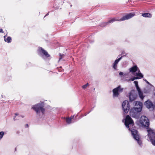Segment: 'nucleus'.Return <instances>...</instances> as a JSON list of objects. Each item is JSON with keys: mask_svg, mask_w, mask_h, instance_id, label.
<instances>
[{"mask_svg": "<svg viewBox=\"0 0 155 155\" xmlns=\"http://www.w3.org/2000/svg\"><path fill=\"white\" fill-rule=\"evenodd\" d=\"M153 87V85L152 86L149 85V86H146L143 88V93L146 94H150L152 91V88Z\"/></svg>", "mask_w": 155, "mask_h": 155, "instance_id": "dca6fc26", "label": "nucleus"}, {"mask_svg": "<svg viewBox=\"0 0 155 155\" xmlns=\"http://www.w3.org/2000/svg\"><path fill=\"white\" fill-rule=\"evenodd\" d=\"M71 119H70L69 118H66V121L68 124H70L71 123Z\"/></svg>", "mask_w": 155, "mask_h": 155, "instance_id": "412c9836", "label": "nucleus"}, {"mask_svg": "<svg viewBox=\"0 0 155 155\" xmlns=\"http://www.w3.org/2000/svg\"><path fill=\"white\" fill-rule=\"evenodd\" d=\"M44 106V104L42 102L34 105L32 108L36 111L37 115L41 116L45 113V110L43 108Z\"/></svg>", "mask_w": 155, "mask_h": 155, "instance_id": "7ed1b4c3", "label": "nucleus"}, {"mask_svg": "<svg viewBox=\"0 0 155 155\" xmlns=\"http://www.w3.org/2000/svg\"><path fill=\"white\" fill-rule=\"evenodd\" d=\"M127 74H125V75L126 76Z\"/></svg>", "mask_w": 155, "mask_h": 155, "instance_id": "7c9ffc66", "label": "nucleus"}, {"mask_svg": "<svg viewBox=\"0 0 155 155\" xmlns=\"http://www.w3.org/2000/svg\"><path fill=\"white\" fill-rule=\"evenodd\" d=\"M134 15L135 14L134 13L128 14L119 19L115 18H114L110 20L107 23H111L115 21H121L126 20H128L134 17Z\"/></svg>", "mask_w": 155, "mask_h": 155, "instance_id": "20e7f679", "label": "nucleus"}, {"mask_svg": "<svg viewBox=\"0 0 155 155\" xmlns=\"http://www.w3.org/2000/svg\"><path fill=\"white\" fill-rule=\"evenodd\" d=\"M74 117V116H71V117H69V118L70 119H71V120Z\"/></svg>", "mask_w": 155, "mask_h": 155, "instance_id": "cd10ccee", "label": "nucleus"}, {"mask_svg": "<svg viewBox=\"0 0 155 155\" xmlns=\"http://www.w3.org/2000/svg\"><path fill=\"white\" fill-rule=\"evenodd\" d=\"M129 71L130 72H131L133 74L138 73V72H140L139 69L136 65L133 66L130 68L129 69Z\"/></svg>", "mask_w": 155, "mask_h": 155, "instance_id": "2eb2a0df", "label": "nucleus"}, {"mask_svg": "<svg viewBox=\"0 0 155 155\" xmlns=\"http://www.w3.org/2000/svg\"><path fill=\"white\" fill-rule=\"evenodd\" d=\"M144 104L146 107L150 110H153L154 109L155 106L153 103L150 100H147L145 102Z\"/></svg>", "mask_w": 155, "mask_h": 155, "instance_id": "9b49d317", "label": "nucleus"}, {"mask_svg": "<svg viewBox=\"0 0 155 155\" xmlns=\"http://www.w3.org/2000/svg\"><path fill=\"white\" fill-rule=\"evenodd\" d=\"M15 116L14 117V120H16L17 119L16 118V117L18 115V113H15Z\"/></svg>", "mask_w": 155, "mask_h": 155, "instance_id": "b1692460", "label": "nucleus"}, {"mask_svg": "<svg viewBox=\"0 0 155 155\" xmlns=\"http://www.w3.org/2000/svg\"><path fill=\"white\" fill-rule=\"evenodd\" d=\"M122 107L123 111L127 114V113L130 108V106L127 101H124L122 104Z\"/></svg>", "mask_w": 155, "mask_h": 155, "instance_id": "0eeeda50", "label": "nucleus"}, {"mask_svg": "<svg viewBox=\"0 0 155 155\" xmlns=\"http://www.w3.org/2000/svg\"><path fill=\"white\" fill-rule=\"evenodd\" d=\"M60 56H61V55H60ZM62 58V57H60V58H59V60H61V59Z\"/></svg>", "mask_w": 155, "mask_h": 155, "instance_id": "c85d7f7f", "label": "nucleus"}, {"mask_svg": "<svg viewBox=\"0 0 155 155\" xmlns=\"http://www.w3.org/2000/svg\"><path fill=\"white\" fill-rule=\"evenodd\" d=\"M122 58V57H121L118 59H117L113 64L112 67L114 70H117V64L120 60Z\"/></svg>", "mask_w": 155, "mask_h": 155, "instance_id": "f3484780", "label": "nucleus"}, {"mask_svg": "<svg viewBox=\"0 0 155 155\" xmlns=\"http://www.w3.org/2000/svg\"><path fill=\"white\" fill-rule=\"evenodd\" d=\"M134 103V105L136 107L131 109L130 115L132 117L137 119L139 117V113L142 110L143 104L140 102L137 101Z\"/></svg>", "mask_w": 155, "mask_h": 155, "instance_id": "f03ea898", "label": "nucleus"}, {"mask_svg": "<svg viewBox=\"0 0 155 155\" xmlns=\"http://www.w3.org/2000/svg\"><path fill=\"white\" fill-rule=\"evenodd\" d=\"M142 16L144 17L151 18L152 15L149 13H145L142 14Z\"/></svg>", "mask_w": 155, "mask_h": 155, "instance_id": "6ab92c4d", "label": "nucleus"}, {"mask_svg": "<svg viewBox=\"0 0 155 155\" xmlns=\"http://www.w3.org/2000/svg\"><path fill=\"white\" fill-rule=\"evenodd\" d=\"M137 97V95L135 91L134 90L131 91L129 97L130 101H133L136 99Z\"/></svg>", "mask_w": 155, "mask_h": 155, "instance_id": "4468645a", "label": "nucleus"}, {"mask_svg": "<svg viewBox=\"0 0 155 155\" xmlns=\"http://www.w3.org/2000/svg\"><path fill=\"white\" fill-rule=\"evenodd\" d=\"M124 124L126 127L128 128L129 130L131 131L132 135L134 138L137 141V143L140 145L142 142L140 139L139 135L137 130L132 129V127L134 125V123L133 120L129 115H127L126 117Z\"/></svg>", "mask_w": 155, "mask_h": 155, "instance_id": "f257e3e1", "label": "nucleus"}, {"mask_svg": "<svg viewBox=\"0 0 155 155\" xmlns=\"http://www.w3.org/2000/svg\"><path fill=\"white\" fill-rule=\"evenodd\" d=\"M143 80L144 81H145L146 82V83L149 85H150L151 86H152V85L147 80H146V79H143Z\"/></svg>", "mask_w": 155, "mask_h": 155, "instance_id": "393cba45", "label": "nucleus"}, {"mask_svg": "<svg viewBox=\"0 0 155 155\" xmlns=\"http://www.w3.org/2000/svg\"><path fill=\"white\" fill-rule=\"evenodd\" d=\"M38 51L40 54L43 57L44 56L46 57H48L50 56V55L48 54L47 52L43 49L41 48H39Z\"/></svg>", "mask_w": 155, "mask_h": 155, "instance_id": "ddd939ff", "label": "nucleus"}, {"mask_svg": "<svg viewBox=\"0 0 155 155\" xmlns=\"http://www.w3.org/2000/svg\"><path fill=\"white\" fill-rule=\"evenodd\" d=\"M123 73L122 72H120L119 73V74L120 75H122L123 74Z\"/></svg>", "mask_w": 155, "mask_h": 155, "instance_id": "a878e982", "label": "nucleus"}, {"mask_svg": "<svg viewBox=\"0 0 155 155\" xmlns=\"http://www.w3.org/2000/svg\"><path fill=\"white\" fill-rule=\"evenodd\" d=\"M134 83L135 84V86L138 91V94L140 98L141 99H143L144 97V96H143V92L140 89L138 86V81H134Z\"/></svg>", "mask_w": 155, "mask_h": 155, "instance_id": "1a4fd4ad", "label": "nucleus"}, {"mask_svg": "<svg viewBox=\"0 0 155 155\" xmlns=\"http://www.w3.org/2000/svg\"><path fill=\"white\" fill-rule=\"evenodd\" d=\"M89 84L88 83H87L83 85L82 86V88L84 89H85L87 88V87L89 85Z\"/></svg>", "mask_w": 155, "mask_h": 155, "instance_id": "5701e85b", "label": "nucleus"}, {"mask_svg": "<svg viewBox=\"0 0 155 155\" xmlns=\"http://www.w3.org/2000/svg\"><path fill=\"white\" fill-rule=\"evenodd\" d=\"M123 88L121 87L120 86H118L117 87L113 90V95L114 97H117L119 95L120 93L122 92Z\"/></svg>", "mask_w": 155, "mask_h": 155, "instance_id": "6e6552de", "label": "nucleus"}, {"mask_svg": "<svg viewBox=\"0 0 155 155\" xmlns=\"http://www.w3.org/2000/svg\"><path fill=\"white\" fill-rule=\"evenodd\" d=\"M150 141L153 145L155 146V138L150 140Z\"/></svg>", "mask_w": 155, "mask_h": 155, "instance_id": "4be33fe9", "label": "nucleus"}, {"mask_svg": "<svg viewBox=\"0 0 155 155\" xmlns=\"http://www.w3.org/2000/svg\"><path fill=\"white\" fill-rule=\"evenodd\" d=\"M38 51L40 54L43 57L44 56L46 57H48L50 56V55L48 54L47 52L43 49L41 48H39Z\"/></svg>", "mask_w": 155, "mask_h": 155, "instance_id": "f8f14e48", "label": "nucleus"}, {"mask_svg": "<svg viewBox=\"0 0 155 155\" xmlns=\"http://www.w3.org/2000/svg\"><path fill=\"white\" fill-rule=\"evenodd\" d=\"M4 134V132L3 131H1L0 132V140L3 137Z\"/></svg>", "mask_w": 155, "mask_h": 155, "instance_id": "aec40b11", "label": "nucleus"}, {"mask_svg": "<svg viewBox=\"0 0 155 155\" xmlns=\"http://www.w3.org/2000/svg\"><path fill=\"white\" fill-rule=\"evenodd\" d=\"M133 74L136 76H134L129 79H125L124 80V81L129 82L130 81H134L135 80L140 79L143 77V75L140 72Z\"/></svg>", "mask_w": 155, "mask_h": 155, "instance_id": "423d86ee", "label": "nucleus"}, {"mask_svg": "<svg viewBox=\"0 0 155 155\" xmlns=\"http://www.w3.org/2000/svg\"><path fill=\"white\" fill-rule=\"evenodd\" d=\"M3 31L2 29H0V32H2L3 33Z\"/></svg>", "mask_w": 155, "mask_h": 155, "instance_id": "bb28decb", "label": "nucleus"}, {"mask_svg": "<svg viewBox=\"0 0 155 155\" xmlns=\"http://www.w3.org/2000/svg\"><path fill=\"white\" fill-rule=\"evenodd\" d=\"M21 117H22V118H23L24 117V116H21Z\"/></svg>", "mask_w": 155, "mask_h": 155, "instance_id": "c756f323", "label": "nucleus"}, {"mask_svg": "<svg viewBox=\"0 0 155 155\" xmlns=\"http://www.w3.org/2000/svg\"><path fill=\"white\" fill-rule=\"evenodd\" d=\"M140 123L142 126L148 127L149 125V121L148 118L145 116L141 117Z\"/></svg>", "mask_w": 155, "mask_h": 155, "instance_id": "39448f33", "label": "nucleus"}, {"mask_svg": "<svg viewBox=\"0 0 155 155\" xmlns=\"http://www.w3.org/2000/svg\"><path fill=\"white\" fill-rule=\"evenodd\" d=\"M4 40L5 42L8 43H10L11 42V38L10 37H8L5 35L4 36Z\"/></svg>", "mask_w": 155, "mask_h": 155, "instance_id": "a211bd4d", "label": "nucleus"}, {"mask_svg": "<svg viewBox=\"0 0 155 155\" xmlns=\"http://www.w3.org/2000/svg\"><path fill=\"white\" fill-rule=\"evenodd\" d=\"M147 130L148 132V137L150 141L155 138V132L153 130L150 128H148Z\"/></svg>", "mask_w": 155, "mask_h": 155, "instance_id": "9d476101", "label": "nucleus"}]
</instances>
